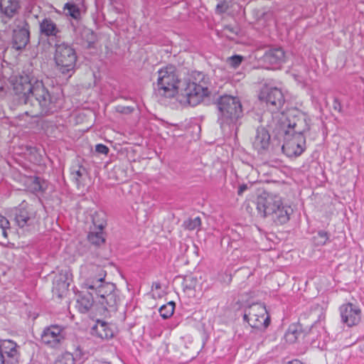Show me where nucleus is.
Returning a JSON list of instances; mask_svg holds the SVG:
<instances>
[{
    "instance_id": "obj_1",
    "label": "nucleus",
    "mask_w": 364,
    "mask_h": 364,
    "mask_svg": "<svg viewBox=\"0 0 364 364\" xmlns=\"http://www.w3.org/2000/svg\"><path fill=\"white\" fill-rule=\"evenodd\" d=\"M14 93L18 96L20 103L30 104L34 110L27 115L39 117L56 112L59 107L57 98L52 95L43 85L42 80H37L33 75L23 73L11 78Z\"/></svg>"
},
{
    "instance_id": "obj_2",
    "label": "nucleus",
    "mask_w": 364,
    "mask_h": 364,
    "mask_svg": "<svg viewBox=\"0 0 364 364\" xmlns=\"http://www.w3.org/2000/svg\"><path fill=\"white\" fill-rule=\"evenodd\" d=\"M281 126L284 133L283 152L289 157L300 156L306 149L304 134L310 127L304 117H296L290 113H281Z\"/></svg>"
},
{
    "instance_id": "obj_3",
    "label": "nucleus",
    "mask_w": 364,
    "mask_h": 364,
    "mask_svg": "<svg viewBox=\"0 0 364 364\" xmlns=\"http://www.w3.org/2000/svg\"><path fill=\"white\" fill-rule=\"evenodd\" d=\"M257 210L261 217H270L277 225L287 223L293 213L291 206L284 204L279 195L267 191H263L258 196Z\"/></svg>"
},
{
    "instance_id": "obj_4",
    "label": "nucleus",
    "mask_w": 364,
    "mask_h": 364,
    "mask_svg": "<svg viewBox=\"0 0 364 364\" xmlns=\"http://www.w3.org/2000/svg\"><path fill=\"white\" fill-rule=\"evenodd\" d=\"M219 110L218 122L222 129H229L237 127L239 119L243 116L242 107L238 97L224 95L220 96L216 101Z\"/></svg>"
},
{
    "instance_id": "obj_5",
    "label": "nucleus",
    "mask_w": 364,
    "mask_h": 364,
    "mask_svg": "<svg viewBox=\"0 0 364 364\" xmlns=\"http://www.w3.org/2000/svg\"><path fill=\"white\" fill-rule=\"evenodd\" d=\"M208 85L209 78L205 74L193 71L186 84L182 95L186 97L188 103L194 107L198 105L205 97L208 96L210 94Z\"/></svg>"
},
{
    "instance_id": "obj_6",
    "label": "nucleus",
    "mask_w": 364,
    "mask_h": 364,
    "mask_svg": "<svg viewBox=\"0 0 364 364\" xmlns=\"http://www.w3.org/2000/svg\"><path fill=\"white\" fill-rule=\"evenodd\" d=\"M178 75L176 66L168 65L157 72V80L155 87L156 95L172 98L178 93Z\"/></svg>"
},
{
    "instance_id": "obj_7",
    "label": "nucleus",
    "mask_w": 364,
    "mask_h": 364,
    "mask_svg": "<svg viewBox=\"0 0 364 364\" xmlns=\"http://www.w3.org/2000/svg\"><path fill=\"white\" fill-rule=\"evenodd\" d=\"M15 225L23 232H32L38 225L39 217L37 210L26 200H23L18 206L9 209Z\"/></svg>"
},
{
    "instance_id": "obj_8",
    "label": "nucleus",
    "mask_w": 364,
    "mask_h": 364,
    "mask_svg": "<svg viewBox=\"0 0 364 364\" xmlns=\"http://www.w3.org/2000/svg\"><path fill=\"white\" fill-rule=\"evenodd\" d=\"M54 60L59 72L70 77L75 73L77 61L75 50L65 43H55Z\"/></svg>"
},
{
    "instance_id": "obj_9",
    "label": "nucleus",
    "mask_w": 364,
    "mask_h": 364,
    "mask_svg": "<svg viewBox=\"0 0 364 364\" xmlns=\"http://www.w3.org/2000/svg\"><path fill=\"white\" fill-rule=\"evenodd\" d=\"M243 319L257 329H266L270 323L265 306L259 303L252 304L245 309Z\"/></svg>"
},
{
    "instance_id": "obj_10",
    "label": "nucleus",
    "mask_w": 364,
    "mask_h": 364,
    "mask_svg": "<svg viewBox=\"0 0 364 364\" xmlns=\"http://www.w3.org/2000/svg\"><path fill=\"white\" fill-rule=\"evenodd\" d=\"M96 269L99 272V275L96 277L87 279L83 284V288L92 291L98 301L105 299L107 295L114 292V290H116L117 288L114 284L105 282V272L98 267Z\"/></svg>"
},
{
    "instance_id": "obj_11",
    "label": "nucleus",
    "mask_w": 364,
    "mask_h": 364,
    "mask_svg": "<svg viewBox=\"0 0 364 364\" xmlns=\"http://www.w3.org/2000/svg\"><path fill=\"white\" fill-rule=\"evenodd\" d=\"M30 41V25L26 21H20L14 28L11 48L16 50H23Z\"/></svg>"
},
{
    "instance_id": "obj_12",
    "label": "nucleus",
    "mask_w": 364,
    "mask_h": 364,
    "mask_svg": "<svg viewBox=\"0 0 364 364\" xmlns=\"http://www.w3.org/2000/svg\"><path fill=\"white\" fill-rule=\"evenodd\" d=\"M259 99L266 102L272 112L279 111L285 102L283 92L277 87L264 89L259 95Z\"/></svg>"
},
{
    "instance_id": "obj_13",
    "label": "nucleus",
    "mask_w": 364,
    "mask_h": 364,
    "mask_svg": "<svg viewBox=\"0 0 364 364\" xmlns=\"http://www.w3.org/2000/svg\"><path fill=\"white\" fill-rule=\"evenodd\" d=\"M62 29L50 17H44L39 21V35L49 41L60 40Z\"/></svg>"
},
{
    "instance_id": "obj_14",
    "label": "nucleus",
    "mask_w": 364,
    "mask_h": 364,
    "mask_svg": "<svg viewBox=\"0 0 364 364\" xmlns=\"http://www.w3.org/2000/svg\"><path fill=\"white\" fill-rule=\"evenodd\" d=\"M65 339V329L59 325L46 327L41 333V341L45 345L57 348Z\"/></svg>"
},
{
    "instance_id": "obj_15",
    "label": "nucleus",
    "mask_w": 364,
    "mask_h": 364,
    "mask_svg": "<svg viewBox=\"0 0 364 364\" xmlns=\"http://www.w3.org/2000/svg\"><path fill=\"white\" fill-rule=\"evenodd\" d=\"M339 312L342 323L348 327L356 326L360 321L361 310L352 303L342 304L339 307Z\"/></svg>"
},
{
    "instance_id": "obj_16",
    "label": "nucleus",
    "mask_w": 364,
    "mask_h": 364,
    "mask_svg": "<svg viewBox=\"0 0 364 364\" xmlns=\"http://www.w3.org/2000/svg\"><path fill=\"white\" fill-rule=\"evenodd\" d=\"M261 62L267 69H277L285 62V53L282 48H272L266 50Z\"/></svg>"
},
{
    "instance_id": "obj_17",
    "label": "nucleus",
    "mask_w": 364,
    "mask_h": 364,
    "mask_svg": "<svg viewBox=\"0 0 364 364\" xmlns=\"http://www.w3.org/2000/svg\"><path fill=\"white\" fill-rule=\"evenodd\" d=\"M17 344L9 339L0 341V355L1 358L6 360L7 364H15L18 362V351Z\"/></svg>"
},
{
    "instance_id": "obj_18",
    "label": "nucleus",
    "mask_w": 364,
    "mask_h": 364,
    "mask_svg": "<svg viewBox=\"0 0 364 364\" xmlns=\"http://www.w3.org/2000/svg\"><path fill=\"white\" fill-rule=\"evenodd\" d=\"M270 145V134L269 131L263 126L259 127L256 130L255 136L252 141V146L259 154L268 150Z\"/></svg>"
},
{
    "instance_id": "obj_19",
    "label": "nucleus",
    "mask_w": 364,
    "mask_h": 364,
    "mask_svg": "<svg viewBox=\"0 0 364 364\" xmlns=\"http://www.w3.org/2000/svg\"><path fill=\"white\" fill-rule=\"evenodd\" d=\"M91 334L100 339H109L114 336L113 326L106 321L97 320L91 328Z\"/></svg>"
},
{
    "instance_id": "obj_20",
    "label": "nucleus",
    "mask_w": 364,
    "mask_h": 364,
    "mask_svg": "<svg viewBox=\"0 0 364 364\" xmlns=\"http://www.w3.org/2000/svg\"><path fill=\"white\" fill-rule=\"evenodd\" d=\"M94 294L92 291H82L78 295L77 299V308L80 313H87L94 304Z\"/></svg>"
},
{
    "instance_id": "obj_21",
    "label": "nucleus",
    "mask_w": 364,
    "mask_h": 364,
    "mask_svg": "<svg viewBox=\"0 0 364 364\" xmlns=\"http://www.w3.org/2000/svg\"><path fill=\"white\" fill-rule=\"evenodd\" d=\"M20 8L18 0H0V11L9 18L17 14Z\"/></svg>"
},
{
    "instance_id": "obj_22",
    "label": "nucleus",
    "mask_w": 364,
    "mask_h": 364,
    "mask_svg": "<svg viewBox=\"0 0 364 364\" xmlns=\"http://www.w3.org/2000/svg\"><path fill=\"white\" fill-rule=\"evenodd\" d=\"M98 302L107 311H116L117 309L118 304L119 302V297L117 289H116V290H114V292L107 295L105 299H99Z\"/></svg>"
},
{
    "instance_id": "obj_23",
    "label": "nucleus",
    "mask_w": 364,
    "mask_h": 364,
    "mask_svg": "<svg viewBox=\"0 0 364 364\" xmlns=\"http://www.w3.org/2000/svg\"><path fill=\"white\" fill-rule=\"evenodd\" d=\"M93 223L97 230H91L87 235V240L92 245L99 247L105 242L102 232L105 225L102 223L97 225L94 221Z\"/></svg>"
},
{
    "instance_id": "obj_24",
    "label": "nucleus",
    "mask_w": 364,
    "mask_h": 364,
    "mask_svg": "<svg viewBox=\"0 0 364 364\" xmlns=\"http://www.w3.org/2000/svg\"><path fill=\"white\" fill-rule=\"evenodd\" d=\"M87 173V169L78 162L73 164L70 167L72 180L77 186L82 183V178Z\"/></svg>"
},
{
    "instance_id": "obj_25",
    "label": "nucleus",
    "mask_w": 364,
    "mask_h": 364,
    "mask_svg": "<svg viewBox=\"0 0 364 364\" xmlns=\"http://www.w3.org/2000/svg\"><path fill=\"white\" fill-rule=\"evenodd\" d=\"M80 35L86 48H90L94 46L97 38L95 33L92 30L87 28H82Z\"/></svg>"
},
{
    "instance_id": "obj_26",
    "label": "nucleus",
    "mask_w": 364,
    "mask_h": 364,
    "mask_svg": "<svg viewBox=\"0 0 364 364\" xmlns=\"http://www.w3.org/2000/svg\"><path fill=\"white\" fill-rule=\"evenodd\" d=\"M64 10L68 11V14L75 19H79L80 18L81 12L79 5L73 2V1L66 3L63 7Z\"/></svg>"
},
{
    "instance_id": "obj_27",
    "label": "nucleus",
    "mask_w": 364,
    "mask_h": 364,
    "mask_svg": "<svg viewBox=\"0 0 364 364\" xmlns=\"http://www.w3.org/2000/svg\"><path fill=\"white\" fill-rule=\"evenodd\" d=\"M301 334V331L296 326L292 325L289 327L285 333L284 338L287 342L293 343L296 341L298 337Z\"/></svg>"
},
{
    "instance_id": "obj_28",
    "label": "nucleus",
    "mask_w": 364,
    "mask_h": 364,
    "mask_svg": "<svg viewBox=\"0 0 364 364\" xmlns=\"http://www.w3.org/2000/svg\"><path fill=\"white\" fill-rule=\"evenodd\" d=\"M69 287V282L66 280H63L62 276L59 279L54 282L53 291L58 294L59 297H61L63 294L68 290Z\"/></svg>"
},
{
    "instance_id": "obj_29",
    "label": "nucleus",
    "mask_w": 364,
    "mask_h": 364,
    "mask_svg": "<svg viewBox=\"0 0 364 364\" xmlns=\"http://www.w3.org/2000/svg\"><path fill=\"white\" fill-rule=\"evenodd\" d=\"M174 309H175V303L173 301H169L167 304L162 305L159 308V311L161 316L164 319H166V318H170L173 315V314L174 312Z\"/></svg>"
},
{
    "instance_id": "obj_30",
    "label": "nucleus",
    "mask_w": 364,
    "mask_h": 364,
    "mask_svg": "<svg viewBox=\"0 0 364 364\" xmlns=\"http://www.w3.org/2000/svg\"><path fill=\"white\" fill-rule=\"evenodd\" d=\"M201 225V219L200 217L194 218H188L183 221V227L188 230L192 231L198 229Z\"/></svg>"
},
{
    "instance_id": "obj_31",
    "label": "nucleus",
    "mask_w": 364,
    "mask_h": 364,
    "mask_svg": "<svg viewBox=\"0 0 364 364\" xmlns=\"http://www.w3.org/2000/svg\"><path fill=\"white\" fill-rule=\"evenodd\" d=\"M328 240L329 235L324 230L319 231L317 235L314 237V242L318 246L326 245Z\"/></svg>"
},
{
    "instance_id": "obj_32",
    "label": "nucleus",
    "mask_w": 364,
    "mask_h": 364,
    "mask_svg": "<svg viewBox=\"0 0 364 364\" xmlns=\"http://www.w3.org/2000/svg\"><path fill=\"white\" fill-rule=\"evenodd\" d=\"M29 190L33 192H38L43 191V186L41 183V179L38 177H33L29 179Z\"/></svg>"
},
{
    "instance_id": "obj_33",
    "label": "nucleus",
    "mask_w": 364,
    "mask_h": 364,
    "mask_svg": "<svg viewBox=\"0 0 364 364\" xmlns=\"http://www.w3.org/2000/svg\"><path fill=\"white\" fill-rule=\"evenodd\" d=\"M75 358L71 353H66L59 358L55 364H75Z\"/></svg>"
},
{
    "instance_id": "obj_34",
    "label": "nucleus",
    "mask_w": 364,
    "mask_h": 364,
    "mask_svg": "<svg viewBox=\"0 0 364 364\" xmlns=\"http://www.w3.org/2000/svg\"><path fill=\"white\" fill-rule=\"evenodd\" d=\"M242 59L243 58L241 55H235L228 58V62L231 67L236 68L241 64Z\"/></svg>"
},
{
    "instance_id": "obj_35",
    "label": "nucleus",
    "mask_w": 364,
    "mask_h": 364,
    "mask_svg": "<svg viewBox=\"0 0 364 364\" xmlns=\"http://www.w3.org/2000/svg\"><path fill=\"white\" fill-rule=\"evenodd\" d=\"M109 148L102 144H97L95 146V151L99 154L107 155L109 152Z\"/></svg>"
},
{
    "instance_id": "obj_36",
    "label": "nucleus",
    "mask_w": 364,
    "mask_h": 364,
    "mask_svg": "<svg viewBox=\"0 0 364 364\" xmlns=\"http://www.w3.org/2000/svg\"><path fill=\"white\" fill-rule=\"evenodd\" d=\"M228 9V6L225 5V1H220V2H218V4L216 5L215 11L216 12L219 14H223Z\"/></svg>"
},
{
    "instance_id": "obj_37",
    "label": "nucleus",
    "mask_w": 364,
    "mask_h": 364,
    "mask_svg": "<svg viewBox=\"0 0 364 364\" xmlns=\"http://www.w3.org/2000/svg\"><path fill=\"white\" fill-rule=\"evenodd\" d=\"M0 228H10V223L9 220L0 214Z\"/></svg>"
},
{
    "instance_id": "obj_38",
    "label": "nucleus",
    "mask_w": 364,
    "mask_h": 364,
    "mask_svg": "<svg viewBox=\"0 0 364 364\" xmlns=\"http://www.w3.org/2000/svg\"><path fill=\"white\" fill-rule=\"evenodd\" d=\"M333 108L334 110H336L340 113L343 112L341 103L337 97H335L333 99Z\"/></svg>"
},
{
    "instance_id": "obj_39",
    "label": "nucleus",
    "mask_w": 364,
    "mask_h": 364,
    "mask_svg": "<svg viewBox=\"0 0 364 364\" xmlns=\"http://www.w3.org/2000/svg\"><path fill=\"white\" fill-rule=\"evenodd\" d=\"M248 188V186L247 184H242L239 186L238 188V190H237V194L239 196L242 195L246 190H247Z\"/></svg>"
},
{
    "instance_id": "obj_40",
    "label": "nucleus",
    "mask_w": 364,
    "mask_h": 364,
    "mask_svg": "<svg viewBox=\"0 0 364 364\" xmlns=\"http://www.w3.org/2000/svg\"><path fill=\"white\" fill-rule=\"evenodd\" d=\"M7 229L8 228H1L2 235L5 238H7V237H8V234H7V232H6Z\"/></svg>"
},
{
    "instance_id": "obj_41",
    "label": "nucleus",
    "mask_w": 364,
    "mask_h": 364,
    "mask_svg": "<svg viewBox=\"0 0 364 364\" xmlns=\"http://www.w3.org/2000/svg\"><path fill=\"white\" fill-rule=\"evenodd\" d=\"M4 92V87L2 85H0V97H1Z\"/></svg>"
},
{
    "instance_id": "obj_42",
    "label": "nucleus",
    "mask_w": 364,
    "mask_h": 364,
    "mask_svg": "<svg viewBox=\"0 0 364 364\" xmlns=\"http://www.w3.org/2000/svg\"><path fill=\"white\" fill-rule=\"evenodd\" d=\"M160 288V284H156V289H159Z\"/></svg>"
}]
</instances>
